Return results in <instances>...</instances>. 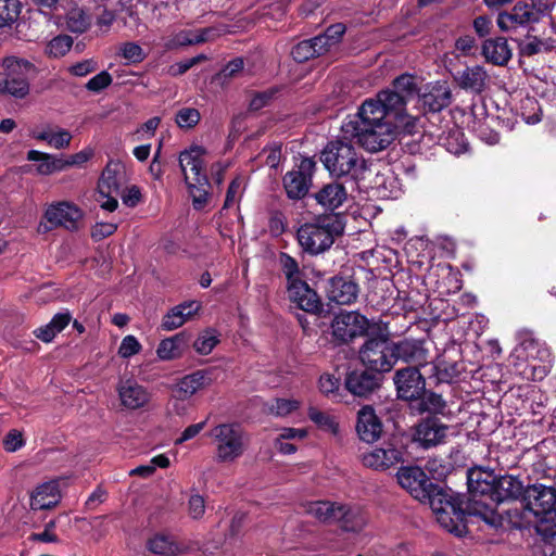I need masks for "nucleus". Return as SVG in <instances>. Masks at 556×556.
Returning a JSON list of instances; mask_svg holds the SVG:
<instances>
[{
    "label": "nucleus",
    "mask_w": 556,
    "mask_h": 556,
    "mask_svg": "<svg viewBox=\"0 0 556 556\" xmlns=\"http://www.w3.org/2000/svg\"><path fill=\"white\" fill-rule=\"evenodd\" d=\"M467 509L491 528L503 525V515L496 510L500 503L522 498L526 486L513 475L497 477L493 470L471 468L467 473Z\"/></svg>",
    "instance_id": "1"
},
{
    "label": "nucleus",
    "mask_w": 556,
    "mask_h": 556,
    "mask_svg": "<svg viewBox=\"0 0 556 556\" xmlns=\"http://www.w3.org/2000/svg\"><path fill=\"white\" fill-rule=\"evenodd\" d=\"M381 112L376 104L362 103L357 113L341 126L344 139H354L369 152L387 149L395 140L397 127L393 118H384Z\"/></svg>",
    "instance_id": "2"
},
{
    "label": "nucleus",
    "mask_w": 556,
    "mask_h": 556,
    "mask_svg": "<svg viewBox=\"0 0 556 556\" xmlns=\"http://www.w3.org/2000/svg\"><path fill=\"white\" fill-rule=\"evenodd\" d=\"M514 366L523 368L518 372L529 380H542L552 368L553 357L544 342L535 339L530 331L519 333V343L510 354Z\"/></svg>",
    "instance_id": "3"
},
{
    "label": "nucleus",
    "mask_w": 556,
    "mask_h": 556,
    "mask_svg": "<svg viewBox=\"0 0 556 556\" xmlns=\"http://www.w3.org/2000/svg\"><path fill=\"white\" fill-rule=\"evenodd\" d=\"M525 514L533 516L535 530L543 538L556 535V488L543 483L526 486L522 497Z\"/></svg>",
    "instance_id": "4"
},
{
    "label": "nucleus",
    "mask_w": 556,
    "mask_h": 556,
    "mask_svg": "<svg viewBox=\"0 0 556 556\" xmlns=\"http://www.w3.org/2000/svg\"><path fill=\"white\" fill-rule=\"evenodd\" d=\"M206 151L200 146H192L179 154V166L185 178L193 207L201 210L208 200V179L206 176Z\"/></svg>",
    "instance_id": "5"
},
{
    "label": "nucleus",
    "mask_w": 556,
    "mask_h": 556,
    "mask_svg": "<svg viewBox=\"0 0 556 556\" xmlns=\"http://www.w3.org/2000/svg\"><path fill=\"white\" fill-rule=\"evenodd\" d=\"M426 501L429 502L437 521L442 528L456 535H462L464 520L467 516L472 517L467 509V500L464 501L459 495H455L452 490H444L433 484Z\"/></svg>",
    "instance_id": "6"
},
{
    "label": "nucleus",
    "mask_w": 556,
    "mask_h": 556,
    "mask_svg": "<svg viewBox=\"0 0 556 556\" xmlns=\"http://www.w3.org/2000/svg\"><path fill=\"white\" fill-rule=\"evenodd\" d=\"M343 227L337 216H321L303 224L296 232L300 247L311 255H318L329 250L334 238L341 235Z\"/></svg>",
    "instance_id": "7"
},
{
    "label": "nucleus",
    "mask_w": 556,
    "mask_h": 556,
    "mask_svg": "<svg viewBox=\"0 0 556 556\" xmlns=\"http://www.w3.org/2000/svg\"><path fill=\"white\" fill-rule=\"evenodd\" d=\"M208 437L215 447V460L219 464H232L248 447V438L237 422H224L213 427Z\"/></svg>",
    "instance_id": "8"
},
{
    "label": "nucleus",
    "mask_w": 556,
    "mask_h": 556,
    "mask_svg": "<svg viewBox=\"0 0 556 556\" xmlns=\"http://www.w3.org/2000/svg\"><path fill=\"white\" fill-rule=\"evenodd\" d=\"M3 73L0 76V93L23 99L29 93L30 79L36 68L25 59L8 56L2 60Z\"/></svg>",
    "instance_id": "9"
},
{
    "label": "nucleus",
    "mask_w": 556,
    "mask_h": 556,
    "mask_svg": "<svg viewBox=\"0 0 556 556\" xmlns=\"http://www.w3.org/2000/svg\"><path fill=\"white\" fill-rule=\"evenodd\" d=\"M320 160L330 175L342 177L354 176L364 167V161L359 157L355 148L344 140L330 141L323 150Z\"/></svg>",
    "instance_id": "10"
},
{
    "label": "nucleus",
    "mask_w": 556,
    "mask_h": 556,
    "mask_svg": "<svg viewBox=\"0 0 556 556\" xmlns=\"http://www.w3.org/2000/svg\"><path fill=\"white\" fill-rule=\"evenodd\" d=\"M358 353L362 364L377 374L389 372L396 364L393 341L387 334L369 337Z\"/></svg>",
    "instance_id": "11"
},
{
    "label": "nucleus",
    "mask_w": 556,
    "mask_h": 556,
    "mask_svg": "<svg viewBox=\"0 0 556 556\" xmlns=\"http://www.w3.org/2000/svg\"><path fill=\"white\" fill-rule=\"evenodd\" d=\"M129 176L126 166L119 161H110L104 167L98 182V199L100 207L114 212L118 202L115 195L128 184Z\"/></svg>",
    "instance_id": "12"
},
{
    "label": "nucleus",
    "mask_w": 556,
    "mask_h": 556,
    "mask_svg": "<svg viewBox=\"0 0 556 556\" xmlns=\"http://www.w3.org/2000/svg\"><path fill=\"white\" fill-rule=\"evenodd\" d=\"M371 321L357 311L340 312L330 325L331 334L339 343H350L354 339L368 334Z\"/></svg>",
    "instance_id": "13"
},
{
    "label": "nucleus",
    "mask_w": 556,
    "mask_h": 556,
    "mask_svg": "<svg viewBox=\"0 0 556 556\" xmlns=\"http://www.w3.org/2000/svg\"><path fill=\"white\" fill-rule=\"evenodd\" d=\"M316 163L311 157H302L300 162L283 176V187L288 198L303 199L311 186Z\"/></svg>",
    "instance_id": "14"
},
{
    "label": "nucleus",
    "mask_w": 556,
    "mask_h": 556,
    "mask_svg": "<svg viewBox=\"0 0 556 556\" xmlns=\"http://www.w3.org/2000/svg\"><path fill=\"white\" fill-rule=\"evenodd\" d=\"M83 216V211L76 204L67 201L50 204L45 212V218L52 227H62L70 231L79 228Z\"/></svg>",
    "instance_id": "15"
},
{
    "label": "nucleus",
    "mask_w": 556,
    "mask_h": 556,
    "mask_svg": "<svg viewBox=\"0 0 556 556\" xmlns=\"http://www.w3.org/2000/svg\"><path fill=\"white\" fill-rule=\"evenodd\" d=\"M396 477L400 485L420 502L426 501V497L429 496V490H431L434 484L418 466L401 467Z\"/></svg>",
    "instance_id": "16"
},
{
    "label": "nucleus",
    "mask_w": 556,
    "mask_h": 556,
    "mask_svg": "<svg viewBox=\"0 0 556 556\" xmlns=\"http://www.w3.org/2000/svg\"><path fill=\"white\" fill-rule=\"evenodd\" d=\"M393 381L396 387L397 395L402 400H419L425 393L426 381L416 367H406L396 370Z\"/></svg>",
    "instance_id": "17"
},
{
    "label": "nucleus",
    "mask_w": 556,
    "mask_h": 556,
    "mask_svg": "<svg viewBox=\"0 0 556 556\" xmlns=\"http://www.w3.org/2000/svg\"><path fill=\"white\" fill-rule=\"evenodd\" d=\"M450 429V426L443 424L439 418H426L417 425L414 440L421 447L430 448L445 443Z\"/></svg>",
    "instance_id": "18"
},
{
    "label": "nucleus",
    "mask_w": 556,
    "mask_h": 556,
    "mask_svg": "<svg viewBox=\"0 0 556 556\" xmlns=\"http://www.w3.org/2000/svg\"><path fill=\"white\" fill-rule=\"evenodd\" d=\"M534 5L526 2H518L510 12H501L496 23L502 31H515L538 21Z\"/></svg>",
    "instance_id": "19"
},
{
    "label": "nucleus",
    "mask_w": 556,
    "mask_h": 556,
    "mask_svg": "<svg viewBox=\"0 0 556 556\" xmlns=\"http://www.w3.org/2000/svg\"><path fill=\"white\" fill-rule=\"evenodd\" d=\"M287 292L290 301L300 309L317 314L321 309L318 294L312 289L305 279L287 285Z\"/></svg>",
    "instance_id": "20"
},
{
    "label": "nucleus",
    "mask_w": 556,
    "mask_h": 556,
    "mask_svg": "<svg viewBox=\"0 0 556 556\" xmlns=\"http://www.w3.org/2000/svg\"><path fill=\"white\" fill-rule=\"evenodd\" d=\"M116 391L118 393L121 404L125 408L131 410L146 406L151 399V394L148 389L134 379L121 380L117 384Z\"/></svg>",
    "instance_id": "21"
},
{
    "label": "nucleus",
    "mask_w": 556,
    "mask_h": 556,
    "mask_svg": "<svg viewBox=\"0 0 556 556\" xmlns=\"http://www.w3.org/2000/svg\"><path fill=\"white\" fill-rule=\"evenodd\" d=\"M457 86L475 94H480L488 89L490 75L481 65L467 66L454 75Z\"/></svg>",
    "instance_id": "22"
},
{
    "label": "nucleus",
    "mask_w": 556,
    "mask_h": 556,
    "mask_svg": "<svg viewBox=\"0 0 556 556\" xmlns=\"http://www.w3.org/2000/svg\"><path fill=\"white\" fill-rule=\"evenodd\" d=\"M359 293L358 285L342 276L332 277L328 282L327 295L330 302L338 305H351L356 302Z\"/></svg>",
    "instance_id": "23"
},
{
    "label": "nucleus",
    "mask_w": 556,
    "mask_h": 556,
    "mask_svg": "<svg viewBox=\"0 0 556 556\" xmlns=\"http://www.w3.org/2000/svg\"><path fill=\"white\" fill-rule=\"evenodd\" d=\"M393 348L396 363L402 361L413 364V367L416 368L428 363V350L421 340L404 339L397 342L393 341Z\"/></svg>",
    "instance_id": "24"
},
{
    "label": "nucleus",
    "mask_w": 556,
    "mask_h": 556,
    "mask_svg": "<svg viewBox=\"0 0 556 556\" xmlns=\"http://www.w3.org/2000/svg\"><path fill=\"white\" fill-rule=\"evenodd\" d=\"M212 382L211 372L208 370L199 369L179 379L173 392L180 397L190 399L197 392L210 387Z\"/></svg>",
    "instance_id": "25"
},
{
    "label": "nucleus",
    "mask_w": 556,
    "mask_h": 556,
    "mask_svg": "<svg viewBox=\"0 0 556 556\" xmlns=\"http://www.w3.org/2000/svg\"><path fill=\"white\" fill-rule=\"evenodd\" d=\"M356 431L361 440L372 443L382 432V424L371 406H364L357 414Z\"/></svg>",
    "instance_id": "26"
},
{
    "label": "nucleus",
    "mask_w": 556,
    "mask_h": 556,
    "mask_svg": "<svg viewBox=\"0 0 556 556\" xmlns=\"http://www.w3.org/2000/svg\"><path fill=\"white\" fill-rule=\"evenodd\" d=\"M201 308L198 301H186L174 306L163 317L162 328L166 331L175 330L191 319Z\"/></svg>",
    "instance_id": "27"
},
{
    "label": "nucleus",
    "mask_w": 556,
    "mask_h": 556,
    "mask_svg": "<svg viewBox=\"0 0 556 556\" xmlns=\"http://www.w3.org/2000/svg\"><path fill=\"white\" fill-rule=\"evenodd\" d=\"M374 371H354L345 379V388L356 396L371 394L380 384V378Z\"/></svg>",
    "instance_id": "28"
},
{
    "label": "nucleus",
    "mask_w": 556,
    "mask_h": 556,
    "mask_svg": "<svg viewBox=\"0 0 556 556\" xmlns=\"http://www.w3.org/2000/svg\"><path fill=\"white\" fill-rule=\"evenodd\" d=\"M363 464L376 470H386L402 460V452L394 447L374 448L363 454Z\"/></svg>",
    "instance_id": "29"
},
{
    "label": "nucleus",
    "mask_w": 556,
    "mask_h": 556,
    "mask_svg": "<svg viewBox=\"0 0 556 556\" xmlns=\"http://www.w3.org/2000/svg\"><path fill=\"white\" fill-rule=\"evenodd\" d=\"M363 103L376 104L381 109L384 118H392V115L397 116L403 112L407 101L392 89H387L380 91L376 98L366 99Z\"/></svg>",
    "instance_id": "30"
},
{
    "label": "nucleus",
    "mask_w": 556,
    "mask_h": 556,
    "mask_svg": "<svg viewBox=\"0 0 556 556\" xmlns=\"http://www.w3.org/2000/svg\"><path fill=\"white\" fill-rule=\"evenodd\" d=\"M481 52L486 62L497 66L506 65L513 56V51L503 37L486 39L482 45Z\"/></svg>",
    "instance_id": "31"
},
{
    "label": "nucleus",
    "mask_w": 556,
    "mask_h": 556,
    "mask_svg": "<svg viewBox=\"0 0 556 556\" xmlns=\"http://www.w3.org/2000/svg\"><path fill=\"white\" fill-rule=\"evenodd\" d=\"M342 509L343 503L331 501H315L306 505V513L325 523H338Z\"/></svg>",
    "instance_id": "32"
},
{
    "label": "nucleus",
    "mask_w": 556,
    "mask_h": 556,
    "mask_svg": "<svg viewBox=\"0 0 556 556\" xmlns=\"http://www.w3.org/2000/svg\"><path fill=\"white\" fill-rule=\"evenodd\" d=\"M60 500L59 484L49 481L40 484L31 493L30 507L34 510L49 509L58 504Z\"/></svg>",
    "instance_id": "33"
},
{
    "label": "nucleus",
    "mask_w": 556,
    "mask_h": 556,
    "mask_svg": "<svg viewBox=\"0 0 556 556\" xmlns=\"http://www.w3.org/2000/svg\"><path fill=\"white\" fill-rule=\"evenodd\" d=\"M451 100L452 92L445 81L435 83L421 97L424 106L431 112H440L441 110L450 105Z\"/></svg>",
    "instance_id": "34"
},
{
    "label": "nucleus",
    "mask_w": 556,
    "mask_h": 556,
    "mask_svg": "<svg viewBox=\"0 0 556 556\" xmlns=\"http://www.w3.org/2000/svg\"><path fill=\"white\" fill-rule=\"evenodd\" d=\"M346 198V189L339 182L327 184L315 193L317 203L331 211L341 206Z\"/></svg>",
    "instance_id": "35"
},
{
    "label": "nucleus",
    "mask_w": 556,
    "mask_h": 556,
    "mask_svg": "<svg viewBox=\"0 0 556 556\" xmlns=\"http://www.w3.org/2000/svg\"><path fill=\"white\" fill-rule=\"evenodd\" d=\"M27 160L38 163L36 172L42 176L64 170L63 157H58L53 154L40 152L38 150H29L27 152Z\"/></svg>",
    "instance_id": "36"
},
{
    "label": "nucleus",
    "mask_w": 556,
    "mask_h": 556,
    "mask_svg": "<svg viewBox=\"0 0 556 556\" xmlns=\"http://www.w3.org/2000/svg\"><path fill=\"white\" fill-rule=\"evenodd\" d=\"M323 43V38H317V36L303 40L292 48L291 55L299 63L306 62L326 53Z\"/></svg>",
    "instance_id": "37"
},
{
    "label": "nucleus",
    "mask_w": 556,
    "mask_h": 556,
    "mask_svg": "<svg viewBox=\"0 0 556 556\" xmlns=\"http://www.w3.org/2000/svg\"><path fill=\"white\" fill-rule=\"evenodd\" d=\"M338 523L344 531H361L367 523L365 513L358 507L343 504L342 517H339Z\"/></svg>",
    "instance_id": "38"
},
{
    "label": "nucleus",
    "mask_w": 556,
    "mask_h": 556,
    "mask_svg": "<svg viewBox=\"0 0 556 556\" xmlns=\"http://www.w3.org/2000/svg\"><path fill=\"white\" fill-rule=\"evenodd\" d=\"M31 136L36 140L46 141L50 147L56 150L68 148L72 140L71 132L63 128H58L56 130L50 128L35 130L31 132Z\"/></svg>",
    "instance_id": "39"
},
{
    "label": "nucleus",
    "mask_w": 556,
    "mask_h": 556,
    "mask_svg": "<svg viewBox=\"0 0 556 556\" xmlns=\"http://www.w3.org/2000/svg\"><path fill=\"white\" fill-rule=\"evenodd\" d=\"M148 548L160 556H175L181 552L179 544L169 535L156 534L148 542Z\"/></svg>",
    "instance_id": "40"
},
{
    "label": "nucleus",
    "mask_w": 556,
    "mask_h": 556,
    "mask_svg": "<svg viewBox=\"0 0 556 556\" xmlns=\"http://www.w3.org/2000/svg\"><path fill=\"white\" fill-rule=\"evenodd\" d=\"M90 24L91 18L83 8H72L66 14V26L72 33L83 34L89 28Z\"/></svg>",
    "instance_id": "41"
},
{
    "label": "nucleus",
    "mask_w": 556,
    "mask_h": 556,
    "mask_svg": "<svg viewBox=\"0 0 556 556\" xmlns=\"http://www.w3.org/2000/svg\"><path fill=\"white\" fill-rule=\"evenodd\" d=\"M181 342V334L162 340L156 349L157 357L162 361H172L180 357L182 354L180 348Z\"/></svg>",
    "instance_id": "42"
},
{
    "label": "nucleus",
    "mask_w": 556,
    "mask_h": 556,
    "mask_svg": "<svg viewBox=\"0 0 556 556\" xmlns=\"http://www.w3.org/2000/svg\"><path fill=\"white\" fill-rule=\"evenodd\" d=\"M216 35V29L207 27L195 30H184L177 34L176 43L180 46L195 45L205 42Z\"/></svg>",
    "instance_id": "43"
},
{
    "label": "nucleus",
    "mask_w": 556,
    "mask_h": 556,
    "mask_svg": "<svg viewBox=\"0 0 556 556\" xmlns=\"http://www.w3.org/2000/svg\"><path fill=\"white\" fill-rule=\"evenodd\" d=\"M308 418L321 430L328 431L332 434L339 432V424L336 418L326 413L317 409L316 407H309L307 412Z\"/></svg>",
    "instance_id": "44"
},
{
    "label": "nucleus",
    "mask_w": 556,
    "mask_h": 556,
    "mask_svg": "<svg viewBox=\"0 0 556 556\" xmlns=\"http://www.w3.org/2000/svg\"><path fill=\"white\" fill-rule=\"evenodd\" d=\"M279 264L286 277L287 285L305 279L304 273L300 269L298 261L287 253L279 255Z\"/></svg>",
    "instance_id": "45"
},
{
    "label": "nucleus",
    "mask_w": 556,
    "mask_h": 556,
    "mask_svg": "<svg viewBox=\"0 0 556 556\" xmlns=\"http://www.w3.org/2000/svg\"><path fill=\"white\" fill-rule=\"evenodd\" d=\"M73 46V38L68 35H59L52 38L46 46L45 52L50 58L64 56Z\"/></svg>",
    "instance_id": "46"
},
{
    "label": "nucleus",
    "mask_w": 556,
    "mask_h": 556,
    "mask_svg": "<svg viewBox=\"0 0 556 556\" xmlns=\"http://www.w3.org/2000/svg\"><path fill=\"white\" fill-rule=\"evenodd\" d=\"M554 48L552 40H542L538 37H531L528 41L519 43L520 54L523 56H533L542 52L552 51Z\"/></svg>",
    "instance_id": "47"
},
{
    "label": "nucleus",
    "mask_w": 556,
    "mask_h": 556,
    "mask_svg": "<svg viewBox=\"0 0 556 556\" xmlns=\"http://www.w3.org/2000/svg\"><path fill=\"white\" fill-rule=\"evenodd\" d=\"M219 340L214 329H205L193 342V349L201 355H208L218 344Z\"/></svg>",
    "instance_id": "48"
},
{
    "label": "nucleus",
    "mask_w": 556,
    "mask_h": 556,
    "mask_svg": "<svg viewBox=\"0 0 556 556\" xmlns=\"http://www.w3.org/2000/svg\"><path fill=\"white\" fill-rule=\"evenodd\" d=\"M21 13L20 0H0V27L14 23Z\"/></svg>",
    "instance_id": "49"
},
{
    "label": "nucleus",
    "mask_w": 556,
    "mask_h": 556,
    "mask_svg": "<svg viewBox=\"0 0 556 556\" xmlns=\"http://www.w3.org/2000/svg\"><path fill=\"white\" fill-rule=\"evenodd\" d=\"M392 90L399 96H403L405 101H409L417 94L415 79L410 75H401L392 84Z\"/></svg>",
    "instance_id": "50"
},
{
    "label": "nucleus",
    "mask_w": 556,
    "mask_h": 556,
    "mask_svg": "<svg viewBox=\"0 0 556 556\" xmlns=\"http://www.w3.org/2000/svg\"><path fill=\"white\" fill-rule=\"evenodd\" d=\"M118 53L128 63L137 64L142 62L147 54L143 49L136 42H124L121 45Z\"/></svg>",
    "instance_id": "51"
},
{
    "label": "nucleus",
    "mask_w": 556,
    "mask_h": 556,
    "mask_svg": "<svg viewBox=\"0 0 556 556\" xmlns=\"http://www.w3.org/2000/svg\"><path fill=\"white\" fill-rule=\"evenodd\" d=\"M339 387H340V379L337 378L336 376L330 375V374H324L320 376L319 390L326 396H328L334 401H339L340 400Z\"/></svg>",
    "instance_id": "52"
},
{
    "label": "nucleus",
    "mask_w": 556,
    "mask_h": 556,
    "mask_svg": "<svg viewBox=\"0 0 556 556\" xmlns=\"http://www.w3.org/2000/svg\"><path fill=\"white\" fill-rule=\"evenodd\" d=\"M243 178L238 176L232 179L228 186L223 208H230L238 204L243 194Z\"/></svg>",
    "instance_id": "53"
},
{
    "label": "nucleus",
    "mask_w": 556,
    "mask_h": 556,
    "mask_svg": "<svg viewBox=\"0 0 556 556\" xmlns=\"http://www.w3.org/2000/svg\"><path fill=\"white\" fill-rule=\"evenodd\" d=\"M298 400L276 399L268 407V412L278 417H285L300 407Z\"/></svg>",
    "instance_id": "54"
},
{
    "label": "nucleus",
    "mask_w": 556,
    "mask_h": 556,
    "mask_svg": "<svg viewBox=\"0 0 556 556\" xmlns=\"http://www.w3.org/2000/svg\"><path fill=\"white\" fill-rule=\"evenodd\" d=\"M420 409L429 413H442L445 408V402L441 395L433 392H426L421 395Z\"/></svg>",
    "instance_id": "55"
},
{
    "label": "nucleus",
    "mask_w": 556,
    "mask_h": 556,
    "mask_svg": "<svg viewBox=\"0 0 556 556\" xmlns=\"http://www.w3.org/2000/svg\"><path fill=\"white\" fill-rule=\"evenodd\" d=\"M201 115L197 109L182 108L176 113V123L180 128H192L200 122Z\"/></svg>",
    "instance_id": "56"
},
{
    "label": "nucleus",
    "mask_w": 556,
    "mask_h": 556,
    "mask_svg": "<svg viewBox=\"0 0 556 556\" xmlns=\"http://www.w3.org/2000/svg\"><path fill=\"white\" fill-rule=\"evenodd\" d=\"M345 33V26L341 23L333 24L329 26L324 34H320L317 36V38H323V46L325 51L327 52L328 49L339 42L343 34Z\"/></svg>",
    "instance_id": "57"
},
{
    "label": "nucleus",
    "mask_w": 556,
    "mask_h": 556,
    "mask_svg": "<svg viewBox=\"0 0 556 556\" xmlns=\"http://www.w3.org/2000/svg\"><path fill=\"white\" fill-rule=\"evenodd\" d=\"M117 195H121L123 204L128 207H136L142 202L141 189L136 185H126Z\"/></svg>",
    "instance_id": "58"
},
{
    "label": "nucleus",
    "mask_w": 556,
    "mask_h": 556,
    "mask_svg": "<svg viewBox=\"0 0 556 556\" xmlns=\"http://www.w3.org/2000/svg\"><path fill=\"white\" fill-rule=\"evenodd\" d=\"M142 346L138 339L128 334L126 336L118 348V355L122 358H129L136 354H138L141 351Z\"/></svg>",
    "instance_id": "59"
},
{
    "label": "nucleus",
    "mask_w": 556,
    "mask_h": 556,
    "mask_svg": "<svg viewBox=\"0 0 556 556\" xmlns=\"http://www.w3.org/2000/svg\"><path fill=\"white\" fill-rule=\"evenodd\" d=\"M113 81L111 74L108 71H102L86 84V89L91 92H101L108 88Z\"/></svg>",
    "instance_id": "60"
},
{
    "label": "nucleus",
    "mask_w": 556,
    "mask_h": 556,
    "mask_svg": "<svg viewBox=\"0 0 556 556\" xmlns=\"http://www.w3.org/2000/svg\"><path fill=\"white\" fill-rule=\"evenodd\" d=\"M98 68V62L93 59L83 60L72 64L67 71L72 76L85 77Z\"/></svg>",
    "instance_id": "61"
},
{
    "label": "nucleus",
    "mask_w": 556,
    "mask_h": 556,
    "mask_svg": "<svg viewBox=\"0 0 556 556\" xmlns=\"http://www.w3.org/2000/svg\"><path fill=\"white\" fill-rule=\"evenodd\" d=\"M25 444L22 432L12 429L8 432V434L3 439V447L7 452H16Z\"/></svg>",
    "instance_id": "62"
},
{
    "label": "nucleus",
    "mask_w": 556,
    "mask_h": 556,
    "mask_svg": "<svg viewBox=\"0 0 556 556\" xmlns=\"http://www.w3.org/2000/svg\"><path fill=\"white\" fill-rule=\"evenodd\" d=\"M93 155L92 149H84L75 154L70 155L67 159H63L64 169L71 166H80Z\"/></svg>",
    "instance_id": "63"
},
{
    "label": "nucleus",
    "mask_w": 556,
    "mask_h": 556,
    "mask_svg": "<svg viewBox=\"0 0 556 556\" xmlns=\"http://www.w3.org/2000/svg\"><path fill=\"white\" fill-rule=\"evenodd\" d=\"M116 229L117 225L115 223H97L91 230V237L99 241L113 235Z\"/></svg>",
    "instance_id": "64"
}]
</instances>
